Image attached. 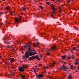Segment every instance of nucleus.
Returning <instances> with one entry per match:
<instances>
[{"instance_id":"nucleus-1","label":"nucleus","mask_w":79,"mask_h":79,"mask_svg":"<svg viewBox=\"0 0 79 79\" xmlns=\"http://www.w3.org/2000/svg\"><path fill=\"white\" fill-rule=\"evenodd\" d=\"M31 45H32V43L30 42L28 43L27 45H24V46L25 48H26V49H27H27L29 50V51H28V53L29 56H32V55H33L32 52H31L30 51H31V48H30V47L31 46Z\"/></svg>"},{"instance_id":"nucleus-2","label":"nucleus","mask_w":79,"mask_h":79,"mask_svg":"<svg viewBox=\"0 0 79 79\" xmlns=\"http://www.w3.org/2000/svg\"><path fill=\"white\" fill-rule=\"evenodd\" d=\"M22 18H23V17L21 16H19L18 18H15V23H17L18 22V23H21L22 22V21L21 20Z\"/></svg>"},{"instance_id":"nucleus-3","label":"nucleus","mask_w":79,"mask_h":79,"mask_svg":"<svg viewBox=\"0 0 79 79\" xmlns=\"http://www.w3.org/2000/svg\"><path fill=\"white\" fill-rule=\"evenodd\" d=\"M28 52V51H27L25 55L22 57V58L23 59H27L30 56Z\"/></svg>"},{"instance_id":"nucleus-4","label":"nucleus","mask_w":79,"mask_h":79,"mask_svg":"<svg viewBox=\"0 0 79 79\" xmlns=\"http://www.w3.org/2000/svg\"><path fill=\"white\" fill-rule=\"evenodd\" d=\"M63 69H64V71H67L68 69V67H66L64 65H62V67H60V70H62Z\"/></svg>"},{"instance_id":"nucleus-5","label":"nucleus","mask_w":79,"mask_h":79,"mask_svg":"<svg viewBox=\"0 0 79 79\" xmlns=\"http://www.w3.org/2000/svg\"><path fill=\"white\" fill-rule=\"evenodd\" d=\"M19 72H24L25 69L22 67H19Z\"/></svg>"},{"instance_id":"nucleus-6","label":"nucleus","mask_w":79,"mask_h":79,"mask_svg":"<svg viewBox=\"0 0 79 79\" xmlns=\"http://www.w3.org/2000/svg\"><path fill=\"white\" fill-rule=\"evenodd\" d=\"M51 6L52 7V10H53L52 13H53L54 14H55L56 12V11H55V6H54V5L53 4H51Z\"/></svg>"},{"instance_id":"nucleus-7","label":"nucleus","mask_w":79,"mask_h":79,"mask_svg":"<svg viewBox=\"0 0 79 79\" xmlns=\"http://www.w3.org/2000/svg\"><path fill=\"white\" fill-rule=\"evenodd\" d=\"M15 76V73H12L10 75H8L7 76L8 77H13V76Z\"/></svg>"},{"instance_id":"nucleus-8","label":"nucleus","mask_w":79,"mask_h":79,"mask_svg":"<svg viewBox=\"0 0 79 79\" xmlns=\"http://www.w3.org/2000/svg\"><path fill=\"white\" fill-rule=\"evenodd\" d=\"M34 59H35V56H33L30 57L28 59V60L30 61Z\"/></svg>"},{"instance_id":"nucleus-9","label":"nucleus","mask_w":79,"mask_h":79,"mask_svg":"<svg viewBox=\"0 0 79 79\" xmlns=\"http://www.w3.org/2000/svg\"><path fill=\"white\" fill-rule=\"evenodd\" d=\"M44 77V76H43V75H42L41 74L38 75L37 76V77H38L39 79H40V78H42V77Z\"/></svg>"},{"instance_id":"nucleus-10","label":"nucleus","mask_w":79,"mask_h":79,"mask_svg":"<svg viewBox=\"0 0 79 79\" xmlns=\"http://www.w3.org/2000/svg\"><path fill=\"white\" fill-rule=\"evenodd\" d=\"M19 76L20 77H21L22 79H25L26 78V76L24 75H23L22 74H19Z\"/></svg>"},{"instance_id":"nucleus-11","label":"nucleus","mask_w":79,"mask_h":79,"mask_svg":"<svg viewBox=\"0 0 79 79\" xmlns=\"http://www.w3.org/2000/svg\"><path fill=\"white\" fill-rule=\"evenodd\" d=\"M29 66V65L27 64H26L25 65H23L22 67H23L24 68H27Z\"/></svg>"},{"instance_id":"nucleus-12","label":"nucleus","mask_w":79,"mask_h":79,"mask_svg":"<svg viewBox=\"0 0 79 79\" xmlns=\"http://www.w3.org/2000/svg\"><path fill=\"white\" fill-rule=\"evenodd\" d=\"M35 58H36V59L40 61V59H39V57L37 55H36L35 56Z\"/></svg>"},{"instance_id":"nucleus-13","label":"nucleus","mask_w":79,"mask_h":79,"mask_svg":"<svg viewBox=\"0 0 79 79\" xmlns=\"http://www.w3.org/2000/svg\"><path fill=\"white\" fill-rule=\"evenodd\" d=\"M6 10H8V11H10V8L8 6L6 7Z\"/></svg>"},{"instance_id":"nucleus-14","label":"nucleus","mask_w":79,"mask_h":79,"mask_svg":"<svg viewBox=\"0 0 79 79\" xmlns=\"http://www.w3.org/2000/svg\"><path fill=\"white\" fill-rule=\"evenodd\" d=\"M72 74V73H71L69 75V76L68 77V78L69 79H71V78H72V76L71 75Z\"/></svg>"},{"instance_id":"nucleus-15","label":"nucleus","mask_w":79,"mask_h":79,"mask_svg":"<svg viewBox=\"0 0 79 79\" xmlns=\"http://www.w3.org/2000/svg\"><path fill=\"white\" fill-rule=\"evenodd\" d=\"M66 55L63 56H62V60H64V58H66Z\"/></svg>"},{"instance_id":"nucleus-16","label":"nucleus","mask_w":79,"mask_h":79,"mask_svg":"<svg viewBox=\"0 0 79 79\" xmlns=\"http://www.w3.org/2000/svg\"><path fill=\"white\" fill-rule=\"evenodd\" d=\"M14 12L11 11H9V13L10 14V15H13Z\"/></svg>"},{"instance_id":"nucleus-17","label":"nucleus","mask_w":79,"mask_h":79,"mask_svg":"<svg viewBox=\"0 0 79 79\" xmlns=\"http://www.w3.org/2000/svg\"><path fill=\"white\" fill-rule=\"evenodd\" d=\"M51 48L52 49V50H55V48H56V47L55 46H52L51 47Z\"/></svg>"},{"instance_id":"nucleus-18","label":"nucleus","mask_w":79,"mask_h":79,"mask_svg":"<svg viewBox=\"0 0 79 79\" xmlns=\"http://www.w3.org/2000/svg\"><path fill=\"white\" fill-rule=\"evenodd\" d=\"M26 7H22L21 9L22 11H24L26 10Z\"/></svg>"},{"instance_id":"nucleus-19","label":"nucleus","mask_w":79,"mask_h":79,"mask_svg":"<svg viewBox=\"0 0 79 79\" xmlns=\"http://www.w3.org/2000/svg\"><path fill=\"white\" fill-rule=\"evenodd\" d=\"M56 64V62H54L51 64V66H55V64Z\"/></svg>"},{"instance_id":"nucleus-20","label":"nucleus","mask_w":79,"mask_h":79,"mask_svg":"<svg viewBox=\"0 0 79 79\" xmlns=\"http://www.w3.org/2000/svg\"><path fill=\"white\" fill-rule=\"evenodd\" d=\"M14 60H15V59H14V58H11L10 60V63H12V62H13L14 61Z\"/></svg>"},{"instance_id":"nucleus-21","label":"nucleus","mask_w":79,"mask_h":79,"mask_svg":"<svg viewBox=\"0 0 79 79\" xmlns=\"http://www.w3.org/2000/svg\"><path fill=\"white\" fill-rule=\"evenodd\" d=\"M71 58H72V59H75V56H74L72 55L71 56Z\"/></svg>"},{"instance_id":"nucleus-22","label":"nucleus","mask_w":79,"mask_h":79,"mask_svg":"<svg viewBox=\"0 0 79 79\" xmlns=\"http://www.w3.org/2000/svg\"><path fill=\"white\" fill-rule=\"evenodd\" d=\"M70 67L71 69H73V65H70Z\"/></svg>"},{"instance_id":"nucleus-23","label":"nucleus","mask_w":79,"mask_h":79,"mask_svg":"<svg viewBox=\"0 0 79 79\" xmlns=\"http://www.w3.org/2000/svg\"><path fill=\"white\" fill-rule=\"evenodd\" d=\"M33 53V55H36V54H37V52H32Z\"/></svg>"},{"instance_id":"nucleus-24","label":"nucleus","mask_w":79,"mask_h":79,"mask_svg":"<svg viewBox=\"0 0 79 79\" xmlns=\"http://www.w3.org/2000/svg\"><path fill=\"white\" fill-rule=\"evenodd\" d=\"M79 64V62H76L75 63V64Z\"/></svg>"},{"instance_id":"nucleus-25","label":"nucleus","mask_w":79,"mask_h":79,"mask_svg":"<svg viewBox=\"0 0 79 79\" xmlns=\"http://www.w3.org/2000/svg\"><path fill=\"white\" fill-rule=\"evenodd\" d=\"M33 46H34V47H37V45L36 44L34 43Z\"/></svg>"},{"instance_id":"nucleus-26","label":"nucleus","mask_w":79,"mask_h":79,"mask_svg":"<svg viewBox=\"0 0 79 79\" xmlns=\"http://www.w3.org/2000/svg\"><path fill=\"white\" fill-rule=\"evenodd\" d=\"M37 72H38V71L37 70H34V73H37Z\"/></svg>"},{"instance_id":"nucleus-27","label":"nucleus","mask_w":79,"mask_h":79,"mask_svg":"<svg viewBox=\"0 0 79 79\" xmlns=\"http://www.w3.org/2000/svg\"><path fill=\"white\" fill-rule=\"evenodd\" d=\"M0 14L1 15H3V14H5V12H2L0 13Z\"/></svg>"},{"instance_id":"nucleus-28","label":"nucleus","mask_w":79,"mask_h":79,"mask_svg":"<svg viewBox=\"0 0 79 79\" xmlns=\"http://www.w3.org/2000/svg\"><path fill=\"white\" fill-rule=\"evenodd\" d=\"M46 3V5H50V3L48 2H47Z\"/></svg>"},{"instance_id":"nucleus-29","label":"nucleus","mask_w":79,"mask_h":79,"mask_svg":"<svg viewBox=\"0 0 79 79\" xmlns=\"http://www.w3.org/2000/svg\"><path fill=\"white\" fill-rule=\"evenodd\" d=\"M76 49V48H75V47H74L72 49L74 50H75Z\"/></svg>"},{"instance_id":"nucleus-30","label":"nucleus","mask_w":79,"mask_h":79,"mask_svg":"<svg viewBox=\"0 0 79 79\" xmlns=\"http://www.w3.org/2000/svg\"><path fill=\"white\" fill-rule=\"evenodd\" d=\"M75 49V50H76V52H79V49Z\"/></svg>"},{"instance_id":"nucleus-31","label":"nucleus","mask_w":79,"mask_h":79,"mask_svg":"<svg viewBox=\"0 0 79 79\" xmlns=\"http://www.w3.org/2000/svg\"><path fill=\"white\" fill-rule=\"evenodd\" d=\"M62 0H57V1L58 2H61L62 1Z\"/></svg>"},{"instance_id":"nucleus-32","label":"nucleus","mask_w":79,"mask_h":79,"mask_svg":"<svg viewBox=\"0 0 79 79\" xmlns=\"http://www.w3.org/2000/svg\"><path fill=\"white\" fill-rule=\"evenodd\" d=\"M36 45L38 47V46H39V42L37 43Z\"/></svg>"},{"instance_id":"nucleus-33","label":"nucleus","mask_w":79,"mask_h":79,"mask_svg":"<svg viewBox=\"0 0 79 79\" xmlns=\"http://www.w3.org/2000/svg\"><path fill=\"white\" fill-rule=\"evenodd\" d=\"M39 6L40 7V8L41 9H43V7H42V6Z\"/></svg>"},{"instance_id":"nucleus-34","label":"nucleus","mask_w":79,"mask_h":79,"mask_svg":"<svg viewBox=\"0 0 79 79\" xmlns=\"http://www.w3.org/2000/svg\"><path fill=\"white\" fill-rule=\"evenodd\" d=\"M48 66H47L46 67L43 68V69H47L48 68Z\"/></svg>"},{"instance_id":"nucleus-35","label":"nucleus","mask_w":79,"mask_h":79,"mask_svg":"<svg viewBox=\"0 0 79 79\" xmlns=\"http://www.w3.org/2000/svg\"><path fill=\"white\" fill-rule=\"evenodd\" d=\"M42 65H43V64H39V66H42Z\"/></svg>"},{"instance_id":"nucleus-36","label":"nucleus","mask_w":79,"mask_h":79,"mask_svg":"<svg viewBox=\"0 0 79 79\" xmlns=\"http://www.w3.org/2000/svg\"><path fill=\"white\" fill-rule=\"evenodd\" d=\"M33 69L34 70H37V69L36 68H34Z\"/></svg>"},{"instance_id":"nucleus-37","label":"nucleus","mask_w":79,"mask_h":79,"mask_svg":"<svg viewBox=\"0 0 79 79\" xmlns=\"http://www.w3.org/2000/svg\"><path fill=\"white\" fill-rule=\"evenodd\" d=\"M50 52H49V53H47V56H48V55H50Z\"/></svg>"},{"instance_id":"nucleus-38","label":"nucleus","mask_w":79,"mask_h":79,"mask_svg":"<svg viewBox=\"0 0 79 79\" xmlns=\"http://www.w3.org/2000/svg\"><path fill=\"white\" fill-rule=\"evenodd\" d=\"M8 64V62H6L5 63V64Z\"/></svg>"},{"instance_id":"nucleus-39","label":"nucleus","mask_w":79,"mask_h":79,"mask_svg":"<svg viewBox=\"0 0 79 79\" xmlns=\"http://www.w3.org/2000/svg\"><path fill=\"white\" fill-rule=\"evenodd\" d=\"M77 49H79V45H78V46L77 47Z\"/></svg>"},{"instance_id":"nucleus-40","label":"nucleus","mask_w":79,"mask_h":79,"mask_svg":"<svg viewBox=\"0 0 79 79\" xmlns=\"http://www.w3.org/2000/svg\"><path fill=\"white\" fill-rule=\"evenodd\" d=\"M77 69H78V70H79V65L78 66V67L77 68Z\"/></svg>"},{"instance_id":"nucleus-41","label":"nucleus","mask_w":79,"mask_h":79,"mask_svg":"<svg viewBox=\"0 0 79 79\" xmlns=\"http://www.w3.org/2000/svg\"><path fill=\"white\" fill-rule=\"evenodd\" d=\"M11 60V58H10L9 59H8V60H9V61H10V60Z\"/></svg>"},{"instance_id":"nucleus-42","label":"nucleus","mask_w":79,"mask_h":79,"mask_svg":"<svg viewBox=\"0 0 79 79\" xmlns=\"http://www.w3.org/2000/svg\"><path fill=\"white\" fill-rule=\"evenodd\" d=\"M70 2H71V0H68V3H70Z\"/></svg>"},{"instance_id":"nucleus-43","label":"nucleus","mask_w":79,"mask_h":79,"mask_svg":"<svg viewBox=\"0 0 79 79\" xmlns=\"http://www.w3.org/2000/svg\"><path fill=\"white\" fill-rule=\"evenodd\" d=\"M7 44H10V42H7Z\"/></svg>"},{"instance_id":"nucleus-44","label":"nucleus","mask_w":79,"mask_h":79,"mask_svg":"<svg viewBox=\"0 0 79 79\" xmlns=\"http://www.w3.org/2000/svg\"><path fill=\"white\" fill-rule=\"evenodd\" d=\"M11 68L12 69H14L15 68V67H12Z\"/></svg>"},{"instance_id":"nucleus-45","label":"nucleus","mask_w":79,"mask_h":79,"mask_svg":"<svg viewBox=\"0 0 79 79\" xmlns=\"http://www.w3.org/2000/svg\"><path fill=\"white\" fill-rule=\"evenodd\" d=\"M70 58V57H68V59L69 60Z\"/></svg>"},{"instance_id":"nucleus-46","label":"nucleus","mask_w":79,"mask_h":79,"mask_svg":"<svg viewBox=\"0 0 79 79\" xmlns=\"http://www.w3.org/2000/svg\"><path fill=\"white\" fill-rule=\"evenodd\" d=\"M52 76H50V79H51V78H52Z\"/></svg>"},{"instance_id":"nucleus-47","label":"nucleus","mask_w":79,"mask_h":79,"mask_svg":"<svg viewBox=\"0 0 79 79\" xmlns=\"http://www.w3.org/2000/svg\"><path fill=\"white\" fill-rule=\"evenodd\" d=\"M10 48H13V46H11V47H10Z\"/></svg>"},{"instance_id":"nucleus-48","label":"nucleus","mask_w":79,"mask_h":79,"mask_svg":"<svg viewBox=\"0 0 79 79\" xmlns=\"http://www.w3.org/2000/svg\"><path fill=\"white\" fill-rule=\"evenodd\" d=\"M21 48H22V50H24V48H23V47H21Z\"/></svg>"},{"instance_id":"nucleus-49","label":"nucleus","mask_w":79,"mask_h":79,"mask_svg":"<svg viewBox=\"0 0 79 79\" xmlns=\"http://www.w3.org/2000/svg\"><path fill=\"white\" fill-rule=\"evenodd\" d=\"M51 16H52V17H53V15H51Z\"/></svg>"},{"instance_id":"nucleus-50","label":"nucleus","mask_w":79,"mask_h":79,"mask_svg":"<svg viewBox=\"0 0 79 79\" xmlns=\"http://www.w3.org/2000/svg\"><path fill=\"white\" fill-rule=\"evenodd\" d=\"M10 51H11V52H13V50H10Z\"/></svg>"},{"instance_id":"nucleus-51","label":"nucleus","mask_w":79,"mask_h":79,"mask_svg":"<svg viewBox=\"0 0 79 79\" xmlns=\"http://www.w3.org/2000/svg\"><path fill=\"white\" fill-rule=\"evenodd\" d=\"M35 2L36 3H37V1L36 0H34Z\"/></svg>"},{"instance_id":"nucleus-52","label":"nucleus","mask_w":79,"mask_h":79,"mask_svg":"<svg viewBox=\"0 0 79 79\" xmlns=\"http://www.w3.org/2000/svg\"><path fill=\"white\" fill-rule=\"evenodd\" d=\"M60 10H61V7H59Z\"/></svg>"},{"instance_id":"nucleus-53","label":"nucleus","mask_w":79,"mask_h":79,"mask_svg":"<svg viewBox=\"0 0 79 79\" xmlns=\"http://www.w3.org/2000/svg\"><path fill=\"white\" fill-rule=\"evenodd\" d=\"M37 66H35V68H37Z\"/></svg>"},{"instance_id":"nucleus-54","label":"nucleus","mask_w":79,"mask_h":79,"mask_svg":"<svg viewBox=\"0 0 79 79\" xmlns=\"http://www.w3.org/2000/svg\"><path fill=\"white\" fill-rule=\"evenodd\" d=\"M40 56H41V58H42V55H40Z\"/></svg>"},{"instance_id":"nucleus-55","label":"nucleus","mask_w":79,"mask_h":79,"mask_svg":"<svg viewBox=\"0 0 79 79\" xmlns=\"http://www.w3.org/2000/svg\"><path fill=\"white\" fill-rule=\"evenodd\" d=\"M52 2H54V0H51Z\"/></svg>"},{"instance_id":"nucleus-56","label":"nucleus","mask_w":79,"mask_h":79,"mask_svg":"<svg viewBox=\"0 0 79 79\" xmlns=\"http://www.w3.org/2000/svg\"><path fill=\"white\" fill-rule=\"evenodd\" d=\"M32 52H36V51H35L33 50L32 51Z\"/></svg>"},{"instance_id":"nucleus-57","label":"nucleus","mask_w":79,"mask_h":79,"mask_svg":"<svg viewBox=\"0 0 79 79\" xmlns=\"http://www.w3.org/2000/svg\"><path fill=\"white\" fill-rule=\"evenodd\" d=\"M71 52H72V53H73V51L71 50Z\"/></svg>"},{"instance_id":"nucleus-58","label":"nucleus","mask_w":79,"mask_h":79,"mask_svg":"<svg viewBox=\"0 0 79 79\" xmlns=\"http://www.w3.org/2000/svg\"><path fill=\"white\" fill-rule=\"evenodd\" d=\"M75 72H77V70H76V71H75Z\"/></svg>"},{"instance_id":"nucleus-59","label":"nucleus","mask_w":79,"mask_h":79,"mask_svg":"<svg viewBox=\"0 0 79 79\" xmlns=\"http://www.w3.org/2000/svg\"><path fill=\"white\" fill-rule=\"evenodd\" d=\"M50 66H51V65H49V67H50Z\"/></svg>"},{"instance_id":"nucleus-60","label":"nucleus","mask_w":79,"mask_h":79,"mask_svg":"<svg viewBox=\"0 0 79 79\" xmlns=\"http://www.w3.org/2000/svg\"><path fill=\"white\" fill-rule=\"evenodd\" d=\"M5 38L4 39H3V40H5Z\"/></svg>"},{"instance_id":"nucleus-61","label":"nucleus","mask_w":79,"mask_h":79,"mask_svg":"<svg viewBox=\"0 0 79 79\" xmlns=\"http://www.w3.org/2000/svg\"><path fill=\"white\" fill-rule=\"evenodd\" d=\"M43 0H40L41 1H42Z\"/></svg>"},{"instance_id":"nucleus-62","label":"nucleus","mask_w":79,"mask_h":79,"mask_svg":"<svg viewBox=\"0 0 79 79\" xmlns=\"http://www.w3.org/2000/svg\"><path fill=\"white\" fill-rule=\"evenodd\" d=\"M7 38H9V37L8 36V37H7Z\"/></svg>"},{"instance_id":"nucleus-63","label":"nucleus","mask_w":79,"mask_h":79,"mask_svg":"<svg viewBox=\"0 0 79 79\" xmlns=\"http://www.w3.org/2000/svg\"><path fill=\"white\" fill-rule=\"evenodd\" d=\"M38 69H39V68H38Z\"/></svg>"},{"instance_id":"nucleus-64","label":"nucleus","mask_w":79,"mask_h":79,"mask_svg":"<svg viewBox=\"0 0 79 79\" xmlns=\"http://www.w3.org/2000/svg\"><path fill=\"white\" fill-rule=\"evenodd\" d=\"M4 38H5V37H4Z\"/></svg>"}]
</instances>
